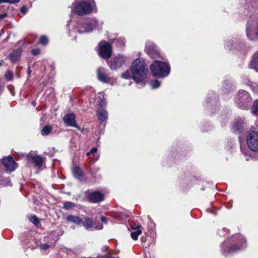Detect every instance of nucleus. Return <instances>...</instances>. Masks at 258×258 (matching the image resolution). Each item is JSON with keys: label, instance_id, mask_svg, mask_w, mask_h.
<instances>
[{"label": "nucleus", "instance_id": "a18cd8bd", "mask_svg": "<svg viewBox=\"0 0 258 258\" xmlns=\"http://www.w3.org/2000/svg\"><path fill=\"white\" fill-rule=\"evenodd\" d=\"M150 55H151L152 56V57H154L153 54L151 53V52H150Z\"/></svg>", "mask_w": 258, "mask_h": 258}, {"label": "nucleus", "instance_id": "c03bdc74", "mask_svg": "<svg viewBox=\"0 0 258 258\" xmlns=\"http://www.w3.org/2000/svg\"><path fill=\"white\" fill-rule=\"evenodd\" d=\"M96 229H102V226H99V227L98 228H96Z\"/></svg>", "mask_w": 258, "mask_h": 258}, {"label": "nucleus", "instance_id": "c756f323", "mask_svg": "<svg viewBox=\"0 0 258 258\" xmlns=\"http://www.w3.org/2000/svg\"><path fill=\"white\" fill-rule=\"evenodd\" d=\"M106 102L104 100H101L99 102V108H104L106 106Z\"/></svg>", "mask_w": 258, "mask_h": 258}, {"label": "nucleus", "instance_id": "f3484780", "mask_svg": "<svg viewBox=\"0 0 258 258\" xmlns=\"http://www.w3.org/2000/svg\"><path fill=\"white\" fill-rule=\"evenodd\" d=\"M244 122L242 120H237L233 124V131L235 133H239L242 131Z\"/></svg>", "mask_w": 258, "mask_h": 258}, {"label": "nucleus", "instance_id": "f704fd0d", "mask_svg": "<svg viewBox=\"0 0 258 258\" xmlns=\"http://www.w3.org/2000/svg\"><path fill=\"white\" fill-rule=\"evenodd\" d=\"M49 247V245L47 243H45L43 245H42V248L43 249H46L48 248Z\"/></svg>", "mask_w": 258, "mask_h": 258}, {"label": "nucleus", "instance_id": "58836bf2", "mask_svg": "<svg viewBox=\"0 0 258 258\" xmlns=\"http://www.w3.org/2000/svg\"><path fill=\"white\" fill-rule=\"evenodd\" d=\"M103 258H114L111 254H108V255L104 256Z\"/></svg>", "mask_w": 258, "mask_h": 258}, {"label": "nucleus", "instance_id": "473e14b6", "mask_svg": "<svg viewBox=\"0 0 258 258\" xmlns=\"http://www.w3.org/2000/svg\"><path fill=\"white\" fill-rule=\"evenodd\" d=\"M32 52L34 55H38L40 53V50L39 49H33Z\"/></svg>", "mask_w": 258, "mask_h": 258}, {"label": "nucleus", "instance_id": "f8f14e48", "mask_svg": "<svg viewBox=\"0 0 258 258\" xmlns=\"http://www.w3.org/2000/svg\"><path fill=\"white\" fill-rule=\"evenodd\" d=\"M89 198L91 202L97 203L103 201L104 196L99 191H94L89 195Z\"/></svg>", "mask_w": 258, "mask_h": 258}, {"label": "nucleus", "instance_id": "72a5a7b5", "mask_svg": "<svg viewBox=\"0 0 258 258\" xmlns=\"http://www.w3.org/2000/svg\"><path fill=\"white\" fill-rule=\"evenodd\" d=\"M240 249V248H233V247H231L229 250V252H234L235 251H236L237 250Z\"/></svg>", "mask_w": 258, "mask_h": 258}, {"label": "nucleus", "instance_id": "c85d7f7f", "mask_svg": "<svg viewBox=\"0 0 258 258\" xmlns=\"http://www.w3.org/2000/svg\"><path fill=\"white\" fill-rule=\"evenodd\" d=\"M122 77L124 79H129L131 78V75L129 71H126L122 74Z\"/></svg>", "mask_w": 258, "mask_h": 258}, {"label": "nucleus", "instance_id": "423d86ee", "mask_svg": "<svg viewBox=\"0 0 258 258\" xmlns=\"http://www.w3.org/2000/svg\"><path fill=\"white\" fill-rule=\"evenodd\" d=\"M112 47L111 45L106 42L99 43V55L104 59H108L111 55Z\"/></svg>", "mask_w": 258, "mask_h": 258}, {"label": "nucleus", "instance_id": "f257e3e1", "mask_svg": "<svg viewBox=\"0 0 258 258\" xmlns=\"http://www.w3.org/2000/svg\"><path fill=\"white\" fill-rule=\"evenodd\" d=\"M131 71L132 78L136 82L139 83L146 78L148 68L142 58H137L133 61Z\"/></svg>", "mask_w": 258, "mask_h": 258}, {"label": "nucleus", "instance_id": "9b49d317", "mask_svg": "<svg viewBox=\"0 0 258 258\" xmlns=\"http://www.w3.org/2000/svg\"><path fill=\"white\" fill-rule=\"evenodd\" d=\"M63 120L67 125L75 127L79 129V127L76 124V116L74 114L69 113L66 114L64 116Z\"/></svg>", "mask_w": 258, "mask_h": 258}, {"label": "nucleus", "instance_id": "2f4dec72", "mask_svg": "<svg viewBox=\"0 0 258 258\" xmlns=\"http://www.w3.org/2000/svg\"><path fill=\"white\" fill-rule=\"evenodd\" d=\"M5 3H9L10 4H15L19 2L20 0H4Z\"/></svg>", "mask_w": 258, "mask_h": 258}, {"label": "nucleus", "instance_id": "20e7f679", "mask_svg": "<svg viewBox=\"0 0 258 258\" xmlns=\"http://www.w3.org/2000/svg\"><path fill=\"white\" fill-rule=\"evenodd\" d=\"M236 101L242 109H245L250 102L251 98L247 92L241 90L236 96Z\"/></svg>", "mask_w": 258, "mask_h": 258}, {"label": "nucleus", "instance_id": "f03ea898", "mask_svg": "<svg viewBox=\"0 0 258 258\" xmlns=\"http://www.w3.org/2000/svg\"><path fill=\"white\" fill-rule=\"evenodd\" d=\"M93 0H76L72 5V11L79 16L90 14L92 12Z\"/></svg>", "mask_w": 258, "mask_h": 258}, {"label": "nucleus", "instance_id": "79ce46f5", "mask_svg": "<svg viewBox=\"0 0 258 258\" xmlns=\"http://www.w3.org/2000/svg\"><path fill=\"white\" fill-rule=\"evenodd\" d=\"M91 154H92V153H90V151H89L88 153H87L86 155L87 156H89Z\"/></svg>", "mask_w": 258, "mask_h": 258}, {"label": "nucleus", "instance_id": "2eb2a0df", "mask_svg": "<svg viewBox=\"0 0 258 258\" xmlns=\"http://www.w3.org/2000/svg\"><path fill=\"white\" fill-rule=\"evenodd\" d=\"M97 76L98 79L103 82H108L109 79L106 74L105 71L102 68L98 70Z\"/></svg>", "mask_w": 258, "mask_h": 258}, {"label": "nucleus", "instance_id": "b1692460", "mask_svg": "<svg viewBox=\"0 0 258 258\" xmlns=\"http://www.w3.org/2000/svg\"><path fill=\"white\" fill-rule=\"evenodd\" d=\"M52 128L48 125H45L41 130V134L43 136L47 135L51 131Z\"/></svg>", "mask_w": 258, "mask_h": 258}, {"label": "nucleus", "instance_id": "393cba45", "mask_svg": "<svg viewBox=\"0 0 258 258\" xmlns=\"http://www.w3.org/2000/svg\"><path fill=\"white\" fill-rule=\"evenodd\" d=\"M251 112L254 115H258V100L253 103L251 107Z\"/></svg>", "mask_w": 258, "mask_h": 258}, {"label": "nucleus", "instance_id": "6ab92c4d", "mask_svg": "<svg viewBox=\"0 0 258 258\" xmlns=\"http://www.w3.org/2000/svg\"><path fill=\"white\" fill-rule=\"evenodd\" d=\"M67 219L68 221L73 222L77 224H79L82 222V219L77 216H72L70 215L67 217Z\"/></svg>", "mask_w": 258, "mask_h": 258}, {"label": "nucleus", "instance_id": "a19ab883", "mask_svg": "<svg viewBox=\"0 0 258 258\" xmlns=\"http://www.w3.org/2000/svg\"><path fill=\"white\" fill-rule=\"evenodd\" d=\"M32 105H33V106H35V105H36V102H35V101H33V102H32Z\"/></svg>", "mask_w": 258, "mask_h": 258}, {"label": "nucleus", "instance_id": "e433bc0d", "mask_svg": "<svg viewBox=\"0 0 258 258\" xmlns=\"http://www.w3.org/2000/svg\"><path fill=\"white\" fill-rule=\"evenodd\" d=\"M101 221L102 222L104 223H106L107 222V219L104 216H102L101 217Z\"/></svg>", "mask_w": 258, "mask_h": 258}, {"label": "nucleus", "instance_id": "4c0bfd02", "mask_svg": "<svg viewBox=\"0 0 258 258\" xmlns=\"http://www.w3.org/2000/svg\"><path fill=\"white\" fill-rule=\"evenodd\" d=\"M7 15V14L6 13L4 14H1L0 15V20L2 19L3 18H5V17H6Z\"/></svg>", "mask_w": 258, "mask_h": 258}, {"label": "nucleus", "instance_id": "6e6552de", "mask_svg": "<svg viewBox=\"0 0 258 258\" xmlns=\"http://www.w3.org/2000/svg\"><path fill=\"white\" fill-rule=\"evenodd\" d=\"M248 38L253 39L254 37L258 39V21L256 23L248 22L246 28Z\"/></svg>", "mask_w": 258, "mask_h": 258}, {"label": "nucleus", "instance_id": "ddd939ff", "mask_svg": "<svg viewBox=\"0 0 258 258\" xmlns=\"http://www.w3.org/2000/svg\"><path fill=\"white\" fill-rule=\"evenodd\" d=\"M97 116L99 121L103 122L106 120L108 117V113L104 108H98L97 111Z\"/></svg>", "mask_w": 258, "mask_h": 258}, {"label": "nucleus", "instance_id": "dca6fc26", "mask_svg": "<svg viewBox=\"0 0 258 258\" xmlns=\"http://www.w3.org/2000/svg\"><path fill=\"white\" fill-rule=\"evenodd\" d=\"M95 25H96L95 21H92V22H91L90 23L84 24L83 25V28L84 29V30H80V31L82 33H84L85 32H91L94 28Z\"/></svg>", "mask_w": 258, "mask_h": 258}, {"label": "nucleus", "instance_id": "c9c22d12", "mask_svg": "<svg viewBox=\"0 0 258 258\" xmlns=\"http://www.w3.org/2000/svg\"><path fill=\"white\" fill-rule=\"evenodd\" d=\"M90 151V153H91L92 154H94L97 151V148L96 147H94V148H92Z\"/></svg>", "mask_w": 258, "mask_h": 258}, {"label": "nucleus", "instance_id": "ea45409f", "mask_svg": "<svg viewBox=\"0 0 258 258\" xmlns=\"http://www.w3.org/2000/svg\"><path fill=\"white\" fill-rule=\"evenodd\" d=\"M26 10V8L25 7H23L21 8V12H24Z\"/></svg>", "mask_w": 258, "mask_h": 258}, {"label": "nucleus", "instance_id": "7c9ffc66", "mask_svg": "<svg viewBox=\"0 0 258 258\" xmlns=\"http://www.w3.org/2000/svg\"><path fill=\"white\" fill-rule=\"evenodd\" d=\"M12 77L13 75L10 72L8 71L6 73L5 77L8 80H11L12 79Z\"/></svg>", "mask_w": 258, "mask_h": 258}, {"label": "nucleus", "instance_id": "aec40b11", "mask_svg": "<svg viewBox=\"0 0 258 258\" xmlns=\"http://www.w3.org/2000/svg\"><path fill=\"white\" fill-rule=\"evenodd\" d=\"M73 172L74 175L78 179L82 178L83 175V172L82 170L79 167H75L73 170Z\"/></svg>", "mask_w": 258, "mask_h": 258}, {"label": "nucleus", "instance_id": "9d476101", "mask_svg": "<svg viewBox=\"0 0 258 258\" xmlns=\"http://www.w3.org/2000/svg\"><path fill=\"white\" fill-rule=\"evenodd\" d=\"M125 58L123 55H118L113 58L110 64V68L116 70L120 68L124 63Z\"/></svg>", "mask_w": 258, "mask_h": 258}, {"label": "nucleus", "instance_id": "0eeeda50", "mask_svg": "<svg viewBox=\"0 0 258 258\" xmlns=\"http://www.w3.org/2000/svg\"><path fill=\"white\" fill-rule=\"evenodd\" d=\"M27 158L29 161L34 163L35 166L37 168L41 167L44 163V159L41 156L36 154L34 152H30L27 155Z\"/></svg>", "mask_w": 258, "mask_h": 258}, {"label": "nucleus", "instance_id": "1a4fd4ad", "mask_svg": "<svg viewBox=\"0 0 258 258\" xmlns=\"http://www.w3.org/2000/svg\"><path fill=\"white\" fill-rule=\"evenodd\" d=\"M3 164L6 170L10 172L14 171L17 167L16 162L11 156L3 158Z\"/></svg>", "mask_w": 258, "mask_h": 258}, {"label": "nucleus", "instance_id": "a211bd4d", "mask_svg": "<svg viewBox=\"0 0 258 258\" xmlns=\"http://www.w3.org/2000/svg\"><path fill=\"white\" fill-rule=\"evenodd\" d=\"M83 225L86 229L88 230L91 229L93 226V221L92 219L89 217H85L84 218Z\"/></svg>", "mask_w": 258, "mask_h": 258}, {"label": "nucleus", "instance_id": "7ed1b4c3", "mask_svg": "<svg viewBox=\"0 0 258 258\" xmlns=\"http://www.w3.org/2000/svg\"><path fill=\"white\" fill-rule=\"evenodd\" d=\"M150 69L154 76L161 78L167 76L170 71V68L168 63L159 60H154L151 64Z\"/></svg>", "mask_w": 258, "mask_h": 258}, {"label": "nucleus", "instance_id": "39448f33", "mask_svg": "<svg viewBox=\"0 0 258 258\" xmlns=\"http://www.w3.org/2000/svg\"><path fill=\"white\" fill-rule=\"evenodd\" d=\"M247 143L249 148L254 152H258V132L252 131L247 137Z\"/></svg>", "mask_w": 258, "mask_h": 258}, {"label": "nucleus", "instance_id": "a878e982", "mask_svg": "<svg viewBox=\"0 0 258 258\" xmlns=\"http://www.w3.org/2000/svg\"><path fill=\"white\" fill-rule=\"evenodd\" d=\"M75 204L70 202H65L63 204V207L66 210L72 209L75 207Z\"/></svg>", "mask_w": 258, "mask_h": 258}, {"label": "nucleus", "instance_id": "5701e85b", "mask_svg": "<svg viewBox=\"0 0 258 258\" xmlns=\"http://www.w3.org/2000/svg\"><path fill=\"white\" fill-rule=\"evenodd\" d=\"M29 220L32 223H33L37 227H38L40 226L41 224H40V221H39V219L36 216H35V215L31 216L29 218Z\"/></svg>", "mask_w": 258, "mask_h": 258}, {"label": "nucleus", "instance_id": "49530a36", "mask_svg": "<svg viewBox=\"0 0 258 258\" xmlns=\"http://www.w3.org/2000/svg\"><path fill=\"white\" fill-rule=\"evenodd\" d=\"M2 61L1 62H0V66H1L2 64Z\"/></svg>", "mask_w": 258, "mask_h": 258}, {"label": "nucleus", "instance_id": "412c9836", "mask_svg": "<svg viewBox=\"0 0 258 258\" xmlns=\"http://www.w3.org/2000/svg\"><path fill=\"white\" fill-rule=\"evenodd\" d=\"M251 67L255 71L258 72V52L255 53L253 56Z\"/></svg>", "mask_w": 258, "mask_h": 258}, {"label": "nucleus", "instance_id": "4be33fe9", "mask_svg": "<svg viewBox=\"0 0 258 258\" xmlns=\"http://www.w3.org/2000/svg\"><path fill=\"white\" fill-rule=\"evenodd\" d=\"M20 53L18 51H13L9 55V58L12 62H15L17 61L20 58Z\"/></svg>", "mask_w": 258, "mask_h": 258}, {"label": "nucleus", "instance_id": "4468645a", "mask_svg": "<svg viewBox=\"0 0 258 258\" xmlns=\"http://www.w3.org/2000/svg\"><path fill=\"white\" fill-rule=\"evenodd\" d=\"M141 228V226L139 225L132 226V229L135 230V231L131 233V236L134 240H137L139 235L141 234L142 230Z\"/></svg>", "mask_w": 258, "mask_h": 258}, {"label": "nucleus", "instance_id": "37998d69", "mask_svg": "<svg viewBox=\"0 0 258 258\" xmlns=\"http://www.w3.org/2000/svg\"><path fill=\"white\" fill-rule=\"evenodd\" d=\"M5 3L4 0H0V4Z\"/></svg>", "mask_w": 258, "mask_h": 258}, {"label": "nucleus", "instance_id": "bb28decb", "mask_svg": "<svg viewBox=\"0 0 258 258\" xmlns=\"http://www.w3.org/2000/svg\"><path fill=\"white\" fill-rule=\"evenodd\" d=\"M160 82L156 80L151 82V87L152 89H156L158 88L160 86Z\"/></svg>", "mask_w": 258, "mask_h": 258}, {"label": "nucleus", "instance_id": "cd10ccee", "mask_svg": "<svg viewBox=\"0 0 258 258\" xmlns=\"http://www.w3.org/2000/svg\"><path fill=\"white\" fill-rule=\"evenodd\" d=\"M48 38L46 37H45V36H42L40 38V42L42 45H46L48 43Z\"/></svg>", "mask_w": 258, "mask_h": 258}]
</instances>
